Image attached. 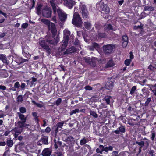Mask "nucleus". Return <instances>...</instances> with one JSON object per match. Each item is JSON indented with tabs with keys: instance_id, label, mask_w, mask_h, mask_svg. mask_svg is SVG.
Wrapping results in <instances>:
<instances>
[{
	"instance_id": "nucleus-1",
	"label": "nucleus",
	"mask_w": 156,
	"mask_h": 156,
	"mask_svg": "<svg viewBox=\"0 0 156 156\" xmlns=\"http://www.w3.org/2000/svg\"><path fill=\"white\" fill-rule=\"evenodd\" d=\"M54 13L55 14L57 12L59 18L62 21H65L67 17V15L60 9H57L55 4V0H51L50 1Z\"/></svg>"
},
{
	"instance_id": "nucleus-2",
	"label": "nucleus",
	"mask_w": 156,
	"mask_h": 156,
	"mask_svg": "<svg viewBox=\"0 0 156 156\" xmlns=\"http://www.w3.org/2000/svg\"><path fill=\"white\" fill-rule=\"evenodd\" d=\"M56 43L54 40H50L49 38L45 40H41L39 41V44L48 54H50L51 49L48 45V44H55Z\"/></svg>"
},
{
	"instance_id": "nucleus-3",
	"label": "nucleus",
	"mask_w": 156,
	"mask_h": 156,
	"mask_svg": "<svg viewBox=\"0 0 156 156\" xmlns=\"http://www.w3.org/2000/svg\"><path fill=\"white\" fill-rule=\"evenodd\" d=\"M41 22L48 26L49 31H50L53 36H55L57 33V30L55 24L51 22L48 20L43 19L41 20Z\"/></svg>"
},
{
	"instance_id": "nucleus-4",
	"label": "nucleus",
	"mask_w": 156,
	"mask_h": 156,
	"mask_svg": "<svg viewBox=\"0 0 156 156\" xmlns=\"http://www.w3.org/2000/svg\"><path fill=\"white\" fill-rule=\"evenodd\" d=\"M83 22L81 17L77 12H75L73 15L72 23L77 27H81L82 25Z\"/></svg>"
},
{
	"instance_id": "nucleus-5",
	"label": "nucleus",
	"mask_w": 156,
	"mask_h": 156,
	"mask_svg": "<svg viewBox=\"0 0 156 156\" xmlns=\"http://www.w3.org/2000/svg\"><path fill=\"white\" fill-rule=\"evenodd\" d=\"M96 6L105 14H108L110 12L109 8L106 4H104L102 1L98 2L96 4Z\"/></svg>"
},
{
	"instance_id": "nucleus-6",
	"label": "nucleus",
	"mask_w": 156,
	"mask_h": 156,
	"mask_svg": "<svg viewBox=\"0 0 156 156\" xmlns=\"http://www.w3.org/2000/svg\"><path fill=\"white\" fill-rule=\"evenodd\" d=\"M113 147L111 146L104 147L103 145H100L99 146V147L96 149V152L97 153H100L101 154H102V152L104 151L108 153L109 151H113Z\"/></svg>"
},
{
	"instance_id": "nucleus-7",
	"label": "nucleus",
	"mask_w": 156,
	"mask_h": 156,
	"mask_svg": "<svg viewBox=\"0 0 156 156\" xmlns=\"http://www.w3.org/2000/svg\"><path fill=\"white\" fill-rule=\"evenodd\" d=\"M83 60L86 62L93 67H95L96 66L97 59L94 57L90 58L88 57H85L83 58Z\"/></svg>"
},
{
	"instance_id": "nucleus-8",
	"label": "nucleus",
	"mask_w": 156,
	"mask_h": 156,
	"mask_svg": "<svg viewBox=\"0 0 156 156\" xmlns=\"http://www.w3.org/2000/svg\"><path fill=\"white\" fill-rule=\"evenodd\" d=\"M114 45L112 44H109L104 45L103 46V51L106 54H108L111 53L113 49L115 48Z\"/></svg>"
},
{
	"instance_id": "nucleus-9",
	"label": "nucleus",
	"mask_w": 156,
	"mask_h": 156,
	"mask_svg": "<svg viewBox=\"0 0 156 156\" xmlns=\"http://www.w3.org/2000/svg\"><path fill=\"white\" fill-rule=\"evenodd\" d=\"M52 13V10L50 8L46 7L43 9L42 11L43 16L47 18L51 17Z\"/></svg>"
},
{
	"instance_id": "nucleus-10",
	"label": "nucleus",
	"mask_w": 156,
	"mask_h": 156,
	"mask_svg": "<svg viewBox=\"0 0 156 156\" xmlns=\"http://www.w3.org/2000/svg\"><path fill=\"white\" fill-rule=\"evenodd\" d=\"M62 140L69 145H71L72 143H73L75 141L74 138L72 136L70 135L67 136H63Z\"/></svg>"
},
{
	"instance_id": "nucleus-11",
	"label": "nucleus",
	"mask_w": 156,
	"mask_h": 156,
	"mask_svg": "<svg viewBox=\"0 0 156 156\" xmlns=\"http://www.w3.org/2000/svg\"><path fill=\"white\" fill-rule=\"evenodd\" d=\"M23 130V129L16 126L12 130V133L14 134L15 138H16L18 137V135L22 132Z\"/></svg>"
},
{
	"instance_id": "nucleus-12",
	"label": "nucleus",
	"mask_w": 156,
	"mask_h": 156,
	"mask_svg": "<svg viewBox=\"0 0 156 156\" xmlns=\"http://www.w3.org/2000/svg\"><path fill=\"white\" fill-rule=\"evenodd\" d=\"M26 122L18 121L17 122H16L15 125L16 126L23 129L24 127L29 126V124L26 123Z\"/></svg>"
},
{
	"instance_id": "nucleus-13",
	"label": "nucleus",
	"mask_w": 156,
	"mask_h": 156,
	"mask_svg": "<svg viewBox=\"0 0 156 156\" xmlns=\"http://www.w3.org/2000/svg\"><path fill=\"white\" fill-rule=\"evenodd\" d=\"M64 5L68 7L69 9H71L72 7L75 5V2L71 0L66 1L65 2H64Z\"/></svg>"
},
{
	"instance_id": "nucleus-14",
	"label": "nucleus",
	"mask_w": 156,
	"mask_h": 156,
	"mask_svg": "<svg viewBox=\"0 0 156 156\" xmlns=\"http://www.w3.org/2000/svg\"><path fill=\"white\" fill-rule=\"evenodd\" d=\"M52 152V151L51 149L45 148L41 154L43 156H50Z\"/></svg>"
},
{
	"instance_id": "nucleus-15",
	"label": "nucleus",
	"mask_w": 156,
	"mask_h": 156,
	"mask_svg": "<svg viewBox=\"0 0 156 156\" xmlns=\"http://www.w3.org/2000/svg\"><path fill=\"white\" fill-rule=\"evenodd\" d=\"M64 41H68L69 37L70 35V32L67 30H65L64 31Z\"/></svg>"
},
{
	"instance_id": "nucleus-16",
	"label": "nucleus",
	"mask_w": 156,
	"mask_h": 156,
	"mask_svg": "<svg viewBox=\"0 0 156 156\" xmlns=\"http://www.w3.org/2000/svg\"><path fill=\"white\" fill-rule=\"evenodd\" d=\"M114 83L111 81H108L106 83L105 88L109 90H112L114 86Z\"/></svg>"
},
{
	"instance_id": "nucleus-17",
	"label": "nucleus",
	"mask_w": 156,
	"mask_h": 156,
	"mask_svg": "<svg viewBox=\"0 0 156 156\" xmlns=\"http://www.w3.org/2000/svg\"><path fill=\"white\" fill-rule=\"evenodd\" d=\"M29 48L27 46H22V53L25 57H27L29 55Z\"/></svg>"
},
{
	"instance_id": "nucleus-18",
	"label": "nucleus",
	"mask_w": 156,
	"mask_h": 156,
	"mask_svg": "<svg viewBox=\"0 0 156 156\" xmlns=\"http://www.w3.org/2000/svg\"><path fill=\"white\" fill-rule=\"evenodd\" d=\"M125 132V127L122 126L118 128L117 130L113 131V132L117 134H120V133H123Z\"/></svg>"
},
{
	"instance_id": "nucleus-19",
	"label": "nucleus",
	"mask_w": 156,
	"mask_h": 156,
	"mask_svg": "<svg viewBox=\"0 0 156 156\" xmlns=\"http://www.w3.org/2000/svg\"><path fill=\"white\" fill-rule=\"evenodd\" d=\"M76 51V49L74 46H72L64 52V54H68L72 53H74Z\"/></svg>"
},
{
	"instance_id": "nucleus-20",
	"label": "nucleus",
	"mask_w": 156,
	"mask_h": 156,
	"mask_svg": "<svg viewBox=\"0 0 156 156\" xmlns=\"http://www.w3.org/2000/svg\"><path fill=\"white\" fill-rule=\"evenodd\" d=\"M104 30L106 31H108L110 30H115V29L110 24H106L104 26Z\"/></svg>"
},
{
	"instance_id": "nucleus-21",
	"label": "nucleus",
	"mask_w": 156,
	"mask_h": 156,
	"mask_svg": "<svg viewBox=\"0 0 156 156\" xmlns=\"http://www.w3.org/2000/svg\"><path fill=\"white\" fill-rule=\"evenodd\" d=\"M37 81V79L34 77H32L31 78H30L29 80L27 81V84H28L29 83H30V87H32L34 84L35 82Z\"/></svg>"
},
{
	"instance_id": "nucleus-22",
	"label": "nucleus",
	"mask_w": 156,
	"mask_h": 156,
	"mask_svg": "<svg viewBox=\"0 0 156 156\" xmlns=\"http://www.w3.org/2000/svg\"><path fill=\"white\" fill-rule=\"evenodd\" d=\"M44 144L47 145L48 144V137L47 136H44L42 137L40 141Z\"/></svg>"
},
{
	"instance_id": "nucleus-23",
	"label": "nucleus",
	"mask_w": 156,
	"mask_h": 156,
	"mask_svg": "<svg viewBox=\"0 0 156 156\" xmlns=\"http://www.w3.org/2000/svg\"><path fill=\"white\" fill-rule=\"evenodd\" d=\"M17 114L18 115L19 118L20 119V121H22L26 122L27 120V117L20 112H18Z\"/></svg>"
},
{
	"instance_id": "nucleus-24",
	"label": "nucleus",
	"mask_w": 156,
	"mask_h": 156,
	"mask_svg": "<svg viewBox=\"0 0 156 156\" xmlns=\"http://www.w3.org/2000/svg\"><path fill=\"white\" fill-rule=\"evenodd\" d=\"M79 9L81 12L87 10L86 5L82 3H80Z\"/></svg>"
},
{
	"instance_id": "nucleus-25",
	"label": "nucleus",
	"mask_w": 156,
	"mask_h": 156,
	"mask_svg": "<svg viewBox=\"0 0 156 156\" xmlns=\"http://www.w3.org/2000/svg\"><path fill=\"white\" fill-rule=\"evenodd\" d=\"M106 34L105 33L101 32L99 31L96 35V36L99 38H104L106 36Z\"/></svg>"
},
{
	"instance_id": "nucleus-26",
	"label": "nucleus",
	"mask_w": 156,
	"mask_h": 156,
	"mask_svg": "<svg viewBox=\"0 0 156 156\" xmlns=\"http://www.w3.org/2000/svg\"><path fill=\"white\" fill-rule=\"evenodd\" d=\"M84 25L85 28L88 29H90L92 27V24L89 21L85 22L84 23Z\"/></svg>"
},
{
	"instance_id": "nucleus-27",
	"label": "nucleus",
	"mask_w": 156,
	"mask_h": 156,
	"mask_svg": "<svg viewBox=\"0 0 156 156\" xmlns=\"http://www.w3.org/2000/svg\"><path fill=\"white\" fill-rule=\"evenodd\" d=\"M142 140L144 141V145L145 146L146 148H148L149 145L150 140L146 138L142 139Z\"/></svg>"
},
{
	"instance_id": "nucleus-28",
	"label": "nucleus",
	"mask_w": 156,
	"mask_h": 156,
	"mask_svg": "<svg viewBox=\"0 0 156 156\" xmlns=\"http://www.w3.org/2000/svg\"><path fill=\"white\" fill-rule=\"evenodd\" d=\"M0 60L4 63H7L6 57L5 55L0 54Z\"/></svg>"
},
{
	"instance_id": "nucleus-29",
	"label": "nucleus",
	"mask_w": 156,
	"mask_h": 156,
	"mask_svg": "<svg viewBox=\"0 0 156 156\" xmlns=\"http://www.w3.org/2000/svg\"><path fill=\"white\" fill-rule=\"evenodd\" d=\"M88 141V140L86 137L82 138L80 141V144L83 145L85 144Z\"/></svg>"
},
{
	"instance_id": "nucleus-30",
	"label": "nucleus",
	"mask_w": 156,
	"mask_h": 156,
	"mask_svg": "<svg viewBox=\"0 0 156 156\" xmlns=\"http://www.w3.org/2000/svg\"><path fill=\"white\" fill-rule=\"evenodd\" d=\"M82 15L83 17L85 18H87L88 17V12L87 10L83 11L81 12Z\"/></svg>"
},
{
	"instance_id": "nucleus-31",
	"label": "nucleus",
	"mask_w": 156,
	"mask_h": 156,
	"mask_svg": "<svg viewBox=\"0 0 156 156\" xmlns=\"http://www.w3.org/2000/svg\"><path fill=\"white\" fill-rule=\"evenodd\" d=\"M64 41L63 43L61 48V51H63L65 50V49H66V46L68 44V42L67 41Z\"/></svg>"
},
{
	"instance_id": "nucleus-32",
	"label": "nucleus",
	"mask_w": 156,
	"mask_h": 156,
	"mask_svg": "<svg viewBox=\"0 0 156 156\" xmlns=\"http://www.w3.org/2000/svg\"><path fill=\"white\" fill-rule=\"evenodd\" d=\"M154 10V7L152 6H145L144 7V11H153Z\"/></svg>"
},
{
	"instance_id": "nucleus-33",
	"label": "nucleus",
	"mask_w": 156,
	"mask_h": 156,
	"mask_svg": "<svg viewBox=\"0 0 156 156\" xmlns=\"http://www.w3.org/2000/svg\"><path fill=\"white\" fill-rule=\"evenodd\" d=\"M151 88L150 90H151L154 93V95L156 96V83L154 85H151Z\"/></svg>"
},
{
	"instance_id": "nucleus-34",
	"label": "nucleus",
	"mask_w": 156,
	"mask_h": 156,
	"mask_svg": "<svg viewBox=\"0 0 156 156\" xmlns=\"http://www.w3.org/2000/svg\"><path fill=\"white\" fill-rule=\"evenodd\" d=\"M6 144L9 147H10L13 146V142L11 140H7Z\"/></svg>"
},
{
	"instance_id": "nucleus-35",
	"label": "nucleus",
	"mask_w": 156,
	"mask_h": 156,
	"mask_svg": "<svg viewBox=\"0 0 156 156\" xmlns=\"http://www.w3.org/2000/svg\"><path fill=\"white\" fill-rule=\"evenodd\" d=\"M112 97L110 96H106L104 98L105 100L106 101V103L109 105L110 104V100Z\"/></svg>"
},
{
	"instance_id": "nucleus-36",
	"label": "nucleus",
	"mask_w": 156,
	"mask_h": 156,
	"mask_svg": "<svg viewBox=\"0 0 156 156\" xmlns=\"http://www.w3.org/2000/svg\"><path fill=\"white\" fill-rule=\"evenodd\" d=\"M90 115L92 116L94 118H97L98 117V115L96 113V112L92 110L90 111Z\"/></svg>"
},
{
	"instance_id": "nucleus-37",
	"label": "nucleus",
	"mask_w": 156,
	"mask_h": 156,
	"mask_svg": "<svg viewBox=\"0 0 156 156\" xmlns=\"http://www.w3.org/2000/svg\"><path fill=\"white\" fill-rule=\"evenodd\" d=\"M156 136V133L154 131H151V139L152 140L154 141Z\"/></svg>"
},
{
	"instance_id": "nucleus-38",
	"label": "nucleus",
	"mask_w": 156,
	"mask_h": 156,
	"mask_svg": "<svg viewBox=\"0 0 156 156\" xmlns=\"http://www.w3.org/2000/svg\"><path fill=\"white\" fill-rule=\"evenodd\" d=\"M136 86H133L131 89L130 91V94L131 95H133L135 91H136Z\"/></svg>"
},
{
	"instance_id": "nucleus-39",
	"label": "nucleus",
	"mask_w": 156,
	"mask_h": 156,
	"mask_svg": "<svg viewBox=\"0 0 156 156\" xmlns=\"http://www.w3.org/2000/svg\"><path fill=\"white\" fill-rule=\"evenodd\" d=\"M151 101V98H149L147 99L145 103L144 104V106L145 107L148 106V105L150 103V102Z\"/></svg>"
},
{
	"instance_id": "nucleus-40",
	"label": "nucleus",
	"mask_w": 156,
	"mask_h": 156,
	"mask_svg": "<svg viewBox=\"0 0 156 156\" xmlns=\"http://www.w3.org/2000/svg\"><path fill=\"white\" fill-rule=\"evenodd\" d=\"M59 130V128L57 126H55L53 128L52 131L53 130L55 131V136H56Z\"/></svg>"
},
{
	"instance_id": "nucleus-41",
	"label": "nucleus",
	"mask_w": 156,
	"mask_h": 156,
	"mask_svg": "<svg viewBox=\"0 0 156 156\" xmlns=\"http://www.w3.org/2000/svg\"><path fill=\"white\" fill-rule=\"evenodd\" d=\"M92 45L93 47L95 49L97 50L100 48L99 45L96 43H93Z\"/></svg>"
},
{
	"instance_id": "nucleus-42",
	"label": "nucleus",
	"mask_w": 156,
	"mask_h": 156,
	"mask_svg": "<svg viewBox=\"0 0 156 156\" xmlns=\"http://www.w3.org/2000/svg\"><path fill=\"white\" fill-rule=\"evenodd\" d=\"M23 101L22 95H20L17 98V101L18 102H22Z\"/></svg>"
},
{
	"instance_id": "nucleus-43",
	"label": "nucleus",
	"mask_w": 156,
	"mask_h": 156,
	"mask_svg": "<svg viewBox=\"0 0 156 156\" xmlns=\"http://www.w3.org/2000/svg\"><path fill=\"white\" fill-rule=\"evenodd\" d=\"M20 112L23 114L26 112V109L24 107H21L20 108Z\"/></svg>"
},
{
	"instance_id": "nucleus-44",
	"label": "nucleus",
	"mask_w": 156,
	"mask_h": 156,
	"mask_svg": "<svg viewBox=\"0 0 156 156\" xmlns=\"http://www.w3.org/2000/svg\"><path fill=\"white\" fill-rule=\"evenodd\" d=\"M141 141L140 142L136 141V143L138 144L139 146H140V147H142L144 145V142L143 140H141Z\"/></svg>"
},
{
	"instance_id": "nucleus-45",
	"label": "nucleus",
	"mask_w": 156,
	"mask_h": 156,
	"mask_svg": "<svg viewBox=\"0 0 156 156\" xmlns=\"http://www.w3.org/2000/svg\"><path fill=\"white\" fill-rule=\"evenodd\" d=\"M114 66L113 62L112 61H109L107 63V67H111Z\"/></svg>"
},
{
	"instance_id": "nucleus-46",
	"label": "nucleus",
	"mask_w": 156,
	"mask_h": 156,
	"mask_svg": "<svg viewBox=\"0 0 156 156\" xmlns=\"http://www.w3.org/2000/svg\"><path fill=\"white\" fill-rule=\"evenodd\" d=\"M64 123L63 122H59L57 124V126L59 128H60L59 130H61L62 128Z\"/></svg>"
},
{
	"instance_id": "nucleus-47",
	"label": "nucleus",
	"mask_w": 156,
	"mask_h": 156,
	"mask_svg": "<svg viewBox=\"0 0 156 156\" xmlns=\"http://www.w3.org/2000/svg\"><path fill=\"white\" fill-rule=\"evenodd\" d=\"M79 112V110L78 109H76L74 110H72L70 113V115H72L73 114H76Z\"/></svg>"
},
{
	"instance_id": "nucleus-48",
	"label": "nucleus",
	"mask_w": 156,
	"mask_h": 156,
	"mask_svg": "<svg viewBox=\"0 0 156 156\" xmlns=\"http://www.w3.org/2000/svg\"><path fill=\"white\" fill-rule=\"evenodd\" d=\"M74 44L75 45L78 46L80 45V41L77 38L75 39V41L74 42Z\"/></svg>"
},
{
	"instance_id": "nucleus-49",
	"label": "nucleus",
	"mask_w": 156,
	"mask_h": 156,
	"mask_svg": "<svg viewBox=\"0 0 156 156\" xmlns=\"http://www.w3.org/2000/svg\"><path fill=\"white\" fill-rule=\"evenodd\" d=\"M58 69H59V70L60 71H65V69H64V66L62 65H60L58 67Z\"/></svg>"
},
{
	"instance_id": "nucleus-50",
	"label": "nucleus",
	"mask_w": 156,
	"mask_h": 156,
	"mask_svg": "<svg viewBox=\"0 0 156 156\" xmlns=\"http://www.w3.org/2000/svg\"><path fill=\"white\" fill-rule=\"evenodd\" d=\"M131 60L129 59H126L125 61V64L126 66H129L131 62Z\"/></svg>"
},
{
	"instance_id": "nucleus-51",
	"label": "nucleus",
	"mask_w": 156,
	"mask_h": 156,
	"mask_svg": "<svg viewBox=\"0 0 156 156\" xmlns=\"http://www.w3.org/2000/svg\"><path fill=\"white\" fill-rule=\"evenodd\" d=\"M118 153L119 152L117 151H114L111 153L112 156H118Z\"/></svg>"
},
{
	"instance_id": "nucleus-52",
	"label": "nucleus",
	"mask_w": 156,
	"mask_h": 156,
	"mask_svg": "<svg viewBox=\"0 0 156 156\" xmlns=\"http://www.w3.org/2000/svg\"><path fill=\"white\" fill-rule=\"evenodd\" d=\"M122 41H128V37L126 35H123L122 37Z\"/></svg>"
},
{
	"instance_id": "nucleus-53",
	"label": "nucleus",
	"mask_w": 156,
	"mask_h": 156,
	"mask_svg": "<svg viewBox=\"0 0 156 156\" xmlns=\"http://www.w3.org/2000/svg\"><path fill=\"white\" fill-rule=\"evenodd\" d=\"M76 121L75 119L71 120L70 123H69V126L70 127H72L73 126V124L76 123Z\"/></svg>"
},
{
	"instance_id": "nucleus-54",
	"label": "nucleus",
	"mask_w": 156,
	"mask_h": 156,
	"mask_svg": "<svg viewBox=\"0 0 156 156\" xmlns=\"http://www.w3.org/2000/svg\"><path fill=\"white\" fill-rule=\"evenodd\" d=\"M148 68L150 70L152 71H154V66H152L151 64H150L149 66H148Z\"/></svg>"
},
{
	"instance_id": "nucleus-55",
	"label": "nucleus",
	"mask_w": 156,
	"mask_h": 156,
	"mask_svg": "<svg viewBox=\"0 0 156 156\" xmlns=\"http://www.w3.org/2000/svg\"><path fill=\"white\" fill-rule=\"evenodd\" d=\"M62 101V100L61 98H59L56 101V104L57 106H58L61 103Z\"/></svg>"
},
{
	"instance_id": "nucleus-56",
	"label": "nucleus",
	"mask_w": 156,
	"mask_h": 156,
	"mask_svg": "<svg viewBox=\"0 0 156 156\" xmlns=\"http://www.w3.org/2000/svg\"><path fill=\"white\" fill-rule=\"evenodd\" d=\"M14 87L15 88H19L20 87V84L18 82H16L14 85Z\"/></svg>"
},
{
	"instance_id": "nucleus-57",
	"label": "nucleus",
	"mask_w": 156,
	"mask_h": 156,
	"mask_svg": "<svg viewBox=\"0 0 156 156\" xmlns=\"http://www.w3.org/2000/svg\"><path fill=\"white\" fill-rule=\"evenodd\" d=\"M28 26V24L27 23H25L22 25L21 27L24 29L26 28Z\"/></svg>"
},
{
	"instance_id": "nucleus-58",
	"label": "nucleus",
	"mask_w": 156,
	"mask_h": 156,
	"mask_svg": "<svg viewBox=\"0 0 156 156\" xmlns=\"http://www.w3.org/2000/svg\"><path fill=\"white\" fill-rule=\"evenodd\" d=\"M128 43V41H123L122 42V46L123 48L126 47Z\"/></svg>"
},
{
	"instance_id": "nucleus-59",
	"label": "nucleus",
	"mask_w": 156,
	"mask_h": 156,
	"mask_svg": "<svg viewBox=\"0 0 156 156\" xmlns=\"http://www.w3.org/2000/svg\"><path fill=\"white\" fill-rule=\"evenodd\" d=\"M85 89L86 90H92V88L91 86L88 85L85 86Z\"/></svg>"
},
{
	"instance_id": "nucleus-60",
	"label": "nucleus",
	"mask_w": 156,
	"mask_h": 156,
	"mask_svg": "<svg viewBox=\"0 0 156 156\" xmlns=\"http://www.w3.org/2000/svg\"><path fill=\"white\" fill-rule=\"evenodd\" d=\"M51 130V128L49 127H47L45 129V131L47 133H49Z\"/></svg>"
},
{
	"instance_id": "nucleus-61",
	"label": "nucleus",
	"mask_w": 156,
	"mask_h": 156,
	"mask_svg": "<svg viewBox=\"0 0 156 156\" xmlns=\"http://www.w3.org/2000/svg\"><path fill=\"white\" fill-rule=\"evenodd\" d=\"M143 97V94H139L137 95L136 97L138 99H142V98Z\"/></svg>"
},
{
	"instance_id": "nucleus-62",
	"label": "nucleus",
	"mask_w": 156,
	"mask_h": 156,
	"mask_svg": "<svg viewBox=\"0 0 156 156\" xmlns=\"http://www.w3.org/2000/svg\"><path fill=\"white\" fill-rule=\"evenodd\" d=\"M26 86V84L24 83H22L21 84L20 87L22 89L24 90Z\"/></svg>"
},
{
	"instance_id": "nucleus-63",
	"label": "nucleus",
	"mask_w": 156,
	"mask_h": 156,
	"mask_svg": "<svg viewBox=\"0 0 156 156\" xmlns=\"http://www.w3.org/2000/svg\"><path fill=\"white\" fill-rule=\"evenodd\" d=\"M0 89L3 90H5L6 89V87L5 86L0 85Z\"/></svg>"
},
{
	"instance_id": "nucleus-64",
	"label": "nucleus",
	"mask_w": 156,
	"mask_h": 156,
	"mask_svg": "<svg viewBox=\"0 0 156 156\" xmlns=\"http://www.w3.org/2000/svg\"><path fill=\"white\" fill-rule=\"evenodd\" d=\"M56 154L58 156H62L63 155L61 152H58L56 153Z\"/></svg>"
}]
</instances>
